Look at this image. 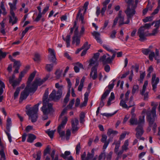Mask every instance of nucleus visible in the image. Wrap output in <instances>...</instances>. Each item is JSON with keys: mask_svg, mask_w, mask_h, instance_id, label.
Wrapping results in <instances>:
<instances>
[{"mask_svg": "<svg viewBox=\"0 0 160 160\" xmlns=\"http://www.w3.org/2000/svg\"><path fill=\"white\" fill-rule=\"evenodd\" d=\"M116 31L115 30H113L110 33V38L112 39H114L116 38Z\"/></svg>", "mask_w": 160, "mask_h": 160, "instance_id": "obj_63", "label": "nucleus"}, {"mask_svg": "<svg viewBox=\"0 0 160 160\" xmlns=\"http://www.w3.org/2000/svg\"><path fill=\"white\" fill-rule=\"evenodd\" d=\"M41 102H40L35 105L32 108H29V107L28 106H26V109L28 110L26 111L27 114L29 116L32 122H35L38 118L37 112L38 110V106Z\"/></svg>", "mask_w": 160, "mask_h": 160, "instance_id": "obj_1", "label": "nucleus"}, {"mask_svg": "<svg viewBox=\"0 0 160 160\" xmlns=\"http://www.w3.org/2000/svg\"><path fill=\"white\" fill-rule=\"evenodd\" d=\"M71 122L72 128V132L74 133L77 131L78 129L77 126L78 124L79 121L77 118H75L72 119Z\"/></svg>", "mask_w": 160, "mask_h": 160, "instance_id": "obj_14", "label": "nucleus"}, {"mask_svg": "<svg viewBox=\"0 0 160 160\" xmlns=\"http://www.w3.org/2000/svg\"><path fill=\"white\" fill-rule=\"evenodd\" d=\"M88 44V42H86L81 48H78L77 50L76 53L77 54L81 50L85 48L86 47V46H87Z\"/></svg>", "mask_w": 160, "mask_h": 160, "instance_id": "obj_59", "label": "nucleus"}, {"mask_svg": "<svg viewBox=\"0 0 160 160\" xmlns=\"http://www.w3.org/2000/svg\"><path fill=\"white\" fill-rule=\"evenodd\" d=\"M80 43V38L78 37L77 36H74L72 38V43L74 44L76 43V46H78Z\"/></svg>", "mask_w": 160, "mask_h": 160, "instance_id": "obj_29", "label": "nucleus"}, {"mask_svg": "<svg viewBox=\"0 0 160 160\" xmlns=\"http://www.w3.org/2000/svg\"><path fill=\"white\" fill-rule=\"evenodd\" d=\"M55 130L50 131V129H48L46 131V132L48 135L49 137L51 138L53 137V135Z\"/></svg>", "mask_w": 160, "mask_h": 160, "instance_id": "obj_38", "label": "nucleus"}, {"mask_svg": "<svg viewBox=\"0 0 160 160\" xmlns=\"http://www.w3.org/2000/svg\"><path fill=\"white\" fill-rule=\"evenodd\" d=\"M147 119L149 122V126L153 124L156 117L155 107L152 108L151 110H148L147 112Z\"/></svg>", "mask_w": 160, "mask_h": 160, "instance_id": "obj_5", "label": "nucleus"}, {"mask_svg": "<svg viewBox=\"0 0 160 160\" xmlns=\"http://www.w3.org/2000/svg\"><path fill=\"white\" fill-rule=\"evenodd\" d=\"M0 93H2V92H3V89L5 88V85L4 84V82H2L1 80H0Z\"/></svg>", "mask_w": 160, "mask_h": 160, "instance_id": "obj_49", "label": "nucleus"}, {"mask_svg": "<svg viewBox=\"0 0 160 160\" xmlns=\"http://www.w3.org/2000/svg\"><path fill=\"white\" fill-rule=\"evenodd\" d=\"M28 88V86L26 87L25 89L21 92L20 98V101L26 99L28 96L29 92L27 90Z\"/></svg>", "mask_w": 160, "mask_h": 160, "instance_id": "obj_18", "label": "nucleus"}, {"mask_svg": "<svg viewBox=\"0 0 160 160\" xmlns=\"http://www.w3.org/2000/svg\"><path fill=\"white\" fill-rule=\"evenodd\" d=\"M7 53L5 52H3L1 49H0V60H1L2 59L4 58Z\"/></svg>", "mask_w": 160, "mask_h": 160, "instance_id": "obj_55", "label": "nucleus"}, {"mask_svg": "<svg viewBox=\"0 0 160 160\" xmlns=\"http://www.w3.org/2000/svg\"><path fill=\"white\" fill-rule=\"evenodd\" d=\"M90 48V46H88V44L87 46H86V47L84 48V50L82 51V52L81 54V56H82L86 54V53L87 51L89 49V48Z\"/></svg>", "mask_w": 160, "mask_h": 160, "instance_id": "obj_62", "label": "nucleus"}, {"mask_svg": "<svg viewBox=\"0 0 160 160\" xmlns=\"http://www.w3.org/2000/svg\"><path fill=\"white\" fill-rule=\"evenodd\" d=\"M110 92V90H106L102 95L101 99L103 100L105 99L106 97L109 93Z\"/></svg>", "mask_w": 160, "mask_h": 160, "instance_id": "obj_43", "label": "nucleus"}, {"mask_svg": "<svg viewBox=\"0 0 160 160\" xmlns=\"http://www.w3.org/2000/svg\"><path fill=\"white\" fill-rule=\"evenodd\" d=\"M115 98L114 93L113 92L111 93L110 96L108 99V101L107 105L108 106H109L111 105V101L114 99Z\"/></svg>", "mask_w": 160, "mask_h": 160, "instance_id": "obj_37", "label": "nucleus"}, {"mask_svg": "<svg viewBox=\"0 0 160 160\" xmlns=\"http://www.w3.org/2000/svg\"><path fill=\"white\" fill-rule=\"evenodd\" d=\"M48 89L45 90L43 98V106L41 108L42 111L44 114H47L52 111V105L48 102L49 99H47L48 97Z\"/></svg>", "mask_w": 160, "mask_h": 160, "instance_id": "obj_2", "label": "nucleus"}, {"mask_svg": "<svg viewBox=\"0 0 160 160\" xmlns=\"http://www.w3.org/2000/svg\"><path fill=\"white\" fill-rule=\"evenodd\" d=\"M128 101H126L125 99L124 100L122 99L120 102L119 105H120L124 108H128V106L126 104V102Z\"/></svg>", "mask_w": 160, "mask_h": 160, "instance_id": "obj_32", "label": "nucleus"}, {"mask_svg": "<svg viewBox=\"0 0 160 160\" xmlns=\"http://www.w3.org/2000/svg\"><path fill=\"white\" fill-rule=\"evenodd\" d=\"M67 121V118L66 117H64L62 120L61 123L59 126H61V127L64 128V126L66 124Z\"/></svg>", "mask_w": 160, "mask_h": 160, "instance_id": "obj_44", "label": "nucleus"}, {"mask_svg": "<svg viewBox=\"0 0 160 160\" xmlns=\"http://www.w3.org/2000/svg\"><path fill=\"white\" fill-rule=\"evenodd\" d=\"M48 50L49 53L48 57V60L55 64H57V62L56 61V59L55 50L51 48H49Z\"/></svg>", "mask_w": 160, "mask_h": 160, "instance_id": "obj_11", "label": "nucleus"}, {"mask_svg": "<svg viewBox=\"0 0 160 160\" xmlns=\"http://www.w3.org/2000/svg\"><path fill=\"white\" fill-rule=\"evenodd\" d=\"M80 149V142H78L76 148V153L78 155L79 154Z\"/></svg>", "mask_w": 160, "mask_h": 160, "instance_id": "obj_54", "label": "nucleus"}, {"mask_svg": "<svg viewBox=\"0 0 160 160\" xmlns=\"http://www.w3.org/2000/svg\"><path fill=\"white\" fill-rule=\"evenodd\" d=\"M49 77V76H47L42 79H35L34 82L37 85V86H40L48 79Z\"/></svg>", "mask_w": 160, "mask_h": 160, "instance_id": "obj_23", "label": "nucleus"}, {"mask_svg": "<svg viewBox=\"0 0 160 160\" xmlns=\"http://www.w3.org/2000/svg\"><path fill=\"white\" fill-rule=\"evenodd\" d=\"M128 4V7L125 13L127 14V18H131L135 14V7L133 6L134 2L133 0H128L127 1Z\"/></svg>", "mask_w": 160, "mask_h": 160, "instance_id": "obj_3", "label": "nucleus"}, {"mask_svg": "<svg viewBox=\"0 0 160 160\" xmlns=\"http://www.w3.org/2000/svg\"><path fill=\"white\" fill-rule=\"evenodd\" d=\"M62 38L64 41L66 42L67 44V47L68 48L70 46V35H67L65 38L64 37L63 35H62Z\"/></svg>", "mask_w": 160, "mask_h": 160, "instance_id": "obj_31", "label": "nucleus"}, {"mask_svg": "<svg viewBox=\"0 0 160 160\" xmlns=\"http://www.w3.org/2000/svg\"><path fill=\"white\" fill-rule=\"evenodd\" d=\"M28 137L27 141V142L30 143L32 142L36 138L34 135L31 133L28 134Z\"/></svg>", "mask_w": 160, "mask_h": 160, "instance_id": "obj_30", "label": "nucleus"}, {"mask_svg": "<svg viewBox=\"0 0 160 160\" xmlns=\"http://www.w3.org/2000/svg\"><path fill=\"white\" fill-rule=\"evenodd\" d=\"M135 131L136 132V137L137 138L140 140H144V138L142 137V136L144 132L143 126L141 125H138L135 129Z\"/></svg>", "mask_w": 160, "mask_h": 160, "instance_id": "obj_10", "label": "nucleus"}, {"mask_svg": "<svg viewBox=\"0 0 160 160\" xmlns=\"http://www.w3.org/2000/svg\"><path fill=\"white\" fill-rule=\"evenodd\" d=\"M75 100L73 99L71 100L68 104V105L66 107L68 109H71L72 108V106L74 103Z\"/></svg>", "mask_w": 160, "mask_h": 160, "instance_id": "obj_39", "label": "nucleus"}, {"mask_svg": "<svg viewBox=\"0 0 160 160\" xmlns=\"http://www.w3.org/2000/svg\"><path fill=\"white\" fill-rule=\"evenodd\" d=\"M62 72V70H58L56 71L55 74L56 75V78L57 79H58L59 78L61 77Z\"/></svg>", "mask_w": 160, "mask_h": 160, "instance_id": "obj_50", "label": "nucleus"}, {"mask_svg": "<svg viewBox=\"0 0 160 160\" xmlns=\"http://www.w3.org/2000/svg\"><path fill=\"white\" fill-rule=\"evenodd\" d=\"M36 71H35L31 74V75H30V76L28 78V80L27 81V83H31V82L32 81L34 78L35 76V74L36 73Z\"/></svg>", "mask_w": 160, "mask_h": 160, "instance_id": "obj_36", "label": "nucleus"}, {"mask_svg": "<svg viewBox=\"0 0 160 160\" xmlns=\"http://www.w3.org/2000/svg\"><path fill=\"white\" fill-rule=\"evenodd\" d=\"M139 89V86L138 85H134L133 86L132 90V93L134 94L136 92L138 91Z\"/></svg>", "mask_w": 160, "mask_h": 160, "instance_id": "obj_53", "label": "nucleus"}, {"mask_svg": "<svg viewBox=\"0 0 160 160\" xmlns=\"http://www.w3.org/2000/svg\"><path fill=\"white\" fill-rule=\"evenodd\" d=\"M94 149H92L90 153L88 152L86 156V153L85 152H84L81 155V159L82 160H97L98 156L96 155L94 157Z\"/></svg>", "mask_w": 160, "mask_h": 160, "instance_id": "obj_6", "label": "nucleus"}, {"mask_svg": "<svg viewBox=\"0 0 160 160\" xmlns=\"http://www.w3.org/2000/svg\"><path fill=\"white\" fill-rule=\"evenodd\" d=\"M14 62V67L15 68H19L21 65L20 61L15 60Z\"/></svg>", "mask_w": 160, "mask_h": 160, "instance_id": "obj_60", "label": "nucleus"}, {"mask_svg": "<svg viewBox=\"0 0 160 160\" xmlns=\"http://www.w3.org/2000/svg\"><path fill=\"white\" fill-rule=\"evenodd\" d=\"M98 62L97 60L92 58L89 61V66H93L92 67H95L97 68L98 65Z\"/></svg>", "mask_w": 160, "mask_h": 160, "instance_id": "obj_26", "label": "nucleus"}, {"mask_svg": "<svg viewBox=\"0 0 160 160\" xmlns=\"http://www.w3.org/2000/svg\"><path fill=\"white\" fill-rule=\"evenodd\" d=\"M61 127V126H58V132L60 137L61 138L62 140L64 139L65 137L67 140H69L71 134L70 130L69 129L67 130L65 135V132L62 130L64 128H62Z\"/></svg>", "mask_w": 160, "mask_h": 160, "instance_id": "obj_8", "label": "nucleus"}, {"mask_svg": "<svg viewBox=\"0 0 160 160\" xmlns=\"http://www.w3.org/2000/svg\"><path fill=\"white\" fill-rule=\"evenodd\" d=\"M20 90V88H17L14 94V99H16L18 98V94L19 93Z\"/></svg>", "mask_w": 160, "mask_h": 160, "instance_id": "obj_46", "label": "nucleus"}, {"mask_svg": "<svg viewBox=\"0 0 160 160\" xmlns=\"http://www.w3.org/2000/svg\"><path fill=\"white\" fill-rule=\"evenodd\" d=\"M70 92H68L64 99V102L66 104L69 100V97L70 96Z\"/></svg>", "mask_w": 160, "mask_h": 160, "instance_id": "obj_51", "label": "nucleus"}, {"mask_svg": "<svg viewBox=\"0 0 160 160\" xmlns=\"http://www.w3.org/2000/svg\"><path fill=\"white\" fill-rule=\"evenodd\" d=\"M149 55V59L151 61H152L154 58L155 59L159 58V51L158 49H156L155 53L153 52H151Z\"/></svg>", "mask_w": 160, "mask_h": 160, "instance_id": "obj_15", "label": "nucleus"}, {"mask_svg": "<svg viewBox=\"0 0 160 160\" xmlns=\"http://www.w3.org/2000/svg\"><path fill=\"white\" fill-rule=\"evenodd\" d=\"M12 125V122L11 119L8 118L7 120V129L8 132L10 131V128Z\"/></svg>", "mask_w": 160, "mask_h": 160, "instance_id": "obj_34", "label": "nucleus"}, {"mask_svg": "<svg viewBox=\"0 0 160 160\" xmlns=\"http://www.w3.org/2000/svg\"><path fill=\"white\" fill-rule=\"evenodd\" d=\"M124 17L122 15V12L120 11L118 14V16L116 17L113 21V23L112 27H114L117 24L119 20L118 23L119 25L124 24H128L130 22V20L128 18H127V21H124Z\"/></svg>", "mask_w": 160, "mask_h": 160, "instance_id": "obj_4", "label": "nucleus"}, {"mask_svg": "<svg viewBox=\"0 0 160 160\" xmlns=\"http://www.w3.org/2000/svg\"><path fill=\"white\" fill-rule=\"evenodd\" d=\"M7 13V12L5 7L4 2H1L0 5V17L1 16L2 14L3 15H5Z\"/></svg>", "mask_w": 160, "mask_h": 160, "instance_id": "obj_22", "label": "nucleus"}, {"mask_svg": "<svg viewBox=\"0 0 160 160\" xmlns=\"http://www.w3.org/2000/svg\"><path fill=\"white\" fill-rule=\"evenodd\" d=\"M70 154V152L68 151H66L64 154H61V156L66 160H72L73 158L71 156H68Z\"/></svg>", "mask_w": 160, "mask_h": 160, "instance_id": "obj_20", "label": "nucleus"}, {"mask_svg": "<svg viewBox=\"0 0 160 160\" xmlns=\"http://www.w3.org/2000/svg\"><path fill=\"white\" fill-rule=\"evenodd\" d=\"M137 34L140 38L139 40L143 42L146 39V37L148 35V31H145L143 27H140L138 30Z\"/></svg>", "mask_w": 160, "mask_h": 160, "instance_id": "obj_9", "label": "nucleus"}, {"mask_svg": "<svg viewBox=\"0 0 160 160\" xmlns=\"http://www.w3.org/2000/svg\"><path fill=\"white\" fill-rule=\"evenodd\" d=\"M159 79L158 78H156L155 74H153L152 78L151 84L152 87V90L154 91H156L157 85L159 83Z\"/></svg>", "mask_w": 160, "mask_h": 160, "instance_id": "obj_12", "label": "nucleus"}, {"mask_svg": "<svg viewBox=\"0 0 160 160\" xmlns=\"http://www.w3.org/2000/svg\"><path fill=\"white\" fill-rule=\"evenodd\" d=\"M9 17V23H11L12 25H13L17 23V18L15 16V13H14L13 15L10 14V15Z\"/></svg>", "mask_w": 160, "mask_h": 160, "instance_id": "obj_27", "label": "nucleus"}, {"mask_svg": "<svg viewBox=\"0 0 160 160\" xmlns=\"http://www.w3.org/2000/svg\"><path fill=\"white\" fill-rule=\"evenodd\" d=\"M129 142L128 139L125 141L124 144L122 146V149L124 151H126L128 149Z\"/></svg>", "mask_w": 160, "mask_h": 160, "instance_id": "obj_35", "label": "nucleus"}, {"mask_svg": "<svg viewBox=\"0 0 160 160\" xmlns=\"http://www.w3.org/2000/svg\"><path fill=\"white\" fill-rule=\"evenodd\" d=\"M83 10V9H79L78 13L77 14L76 17L77 19H79V20L81 21L82 23V24H84L85 23V21L84 20V16L82 15L81 12Z\"/></svg>", "mask_w": 160, "mask_h": 160, "instance_id": "obj_21", "label": "nucleus"}, {"mask_svg": "<svg viewBox=\"0 0 160 160\" xmlns=\"http://www.w3.org/2000/svg\"><path fill=\"white\" fill-rule=\"evenodd\" d=\"M92 35L94 37L98 42L99 43H102V41L100 38V33L94 31L92 33Z\"/></svg>", "mask_w": 160, "mask_h": 160, "instance_id": "obj_24", "label": "nucleus"}, {"mask_svg": "<svg viewBox=\"0 0 160 160\" xmlns=\"http://www.w3.org/2000/svg\"><path fill=\"white\" fill-rule=\"evenodd\" d=\"M0 155L1 156L0 160H6L5 154L3 149L0 151Z\"/></svg>", "mask_w": 160, "mask_h": 160, "instance_id": "obj_48", "label": "nucleus"}, {"mask_svg": "<svg viewBox=\"0 0 160 160\" xmlns=\"http://www.w3.org/2000/svg\"><path fill=\"white\" fill-rule=\"evenodd\" d=\"M154 23V22H153L152 23H146L145 24L144 26H142L141 27H143V28H144V30H145V29H148L152 25H153Z\"/></svg>", "mask_w": 160, "mask_h": 160, "instance_id": "obj_56", "label": "nucleus"}, {"mask_svg": "<svg viewBox=\"0 0 160 160\" xmlns=\"http://www.w3.org/2000/svg\"><path fill=\"white\" fill-rule=\"evenodd\" d=\"M21 81L19 79L18 80H15L13 81L12 83V85L14 88H15L18 85Z\"/></svg>", "mask_w": 160, "mask_h": 160, "instance_id": "obj_58", "label": "nucleus"}, {"mask_svg": "<svg viewBox=\"0 0 160 160\" xmlns=\"http://www.w3.org/2000/svg\"><path fill=\"white\" fill-rule=\"evenodd\" d=\"M118 132L117 131L113 130L111 128H109L107 134L108 136H110L112 134L114 136L117 134Z\"/></svg>", "mask_w": 160, "mask_h": 160, "instance_id": "obj_33", "label": "nucleus"}, {"mask_svg": "<svg viewBox=\"0 0 160 160\" xmlns=\"http://www.w3.org/2000/svg\"><path fill=\"white\" fill-rule=\"evenodd\" d=\"M130 124L132 125H138V119L136 116H132L129 120Z\"/></svg>", "mask_w": 160, "mask_h": 160, "instance_id": "obj_25", "label": "nucleus"}, {"mask_svg": "<svg viewBox=\"0 0 160 160\" xmlns=\"http://www.w3.org/2000/svg\"><path fill=\"white\" fill-rule=\"evenodd\" d=\"M153 18V17L151 14V16L149 17H147L144 19H143V21L144 22H146L152 21Z\"/></svg>", "mask_w": 160, "mask_h": 160, "instance_id": "obj_42", "label": "nucleus"}, {"mask_svg": "<svg viewBox=\"0 0 160 160\" xmlns=\"http://www.w3.org/2000/svg\"><path fill=\"white\" fill-rule=\"evenodd\" d=\"M66 80L68 84V92H70V89L72 86V84L71 82L70 79L68 78H66Z\"/></svg>", "mask_w": 160, "mask_h": 160, "instance_id": "obj_47", "label": "nucleus"}, {"mask_svg": "<svg viewBox=\"0 0 160 160\" xmlns=\"http://www.w3.org/2000/svg\"><path fill=\"white\" fill-rule=\"evenodd\" d=\"M102 46L103 48L109 52H113V50L111 49L110 47L108 45L104 44L102 45Z\"/></svg>", "mask_w": 160, "mask_h": 160, "instance_id": "obj_61", "label": "nucleus"}, {"mask_svg": "<svg viewBox=\"0 0 160 160\" xmlns=\"http://www.w3.org/2000/svg\"><path fill=\"white\" fill-rule=\"evenodd\" d=\"M62 93V91L61 90L56 91L55 90H53L49 95V100L58 101L61 97Z\"/></svg>", "mask_w": 160, "mask_h": 160, "instance_id": "obj_7", "label": "nucleus"}, {"mask_svg": "<svg viewBox=\"0 0 160 160\" xmlns=\"http://www.w3.org/2000/svg\"><path fill=\"white\" fill-rule=\"evenodd\" d=\"M77 22L75 21L74 22V25L73 26V28H75L74 31L75 36H77L78 34V27L76 26Z\"/></svg>", "mask_w": 160, "mask_h": 160, "instance_id": "obj_52", "label": "nucleus"}, {"mask_svg": "<svg viewBox=\"0 0 160 160\" xmlns=\"http://www.w3.org/2000/svg\"><path fill=\"white\" fill-rule=\"evenodd\" d=\"M53 68V66L52 64H47L46 66V69L48 72L51 71Z\"/></svg>", "mask_w": 160, "mask_h": 160, "instance_id": "obj_45", "label": "nucleus"}, {"mask_svg": "<svg viewBox=\"0 0 160 160\" xmlns=\"http://www.w3.org/2000/svg\"><path fill=\"white\" fill-rule=\"evenodd\" d=\"M27 85L26 87H28L27 90L30 92H34L37 88V85L35 83L33 82L32 84H31L30 83H27Z\"/></svg>", "mask_w": 160, "mask_h": 160, "instance_id": "obj_17", "label": "nucleus"}, {"mask_svg": "<svg viewBox=\"0 0 160 160\" xmlns=\"http://www.w3.org/2000/svg\"><path fill=\"white\" fill-rule=\"evenodd\" d=\"M160 9V6L158 5L157 8L154 10V12L151 14L152 16L153 17V16L155 14H157Z\"/></svg>", "mask_w": 160, "mask_h": 160, "instance_id": "obj_64", "label": "nucleus"}, {"mask_svg": "<svg viewBox=\"0 0 160 160\" xmlns=\"http://www.w3.org/2000/svg\"><path fill=\"white\" fill-rule=\"evenodd\" d=\"M100 60L101 61L103 64L110 63L112 61V59L110 56L108 54H104L100 58Z\"/></svg>", "mask_w": 160, "mask_h": 160, "instance_id": "obj_13", "label": "nucleus"}, {"mask_svg": "<svg viewBox=\"0 0 160 160\" xmlns=\"http://www.w3.org/2000/svg\"><path fill=\"white\" fill-rule=\"evenodd\" d=\"M90 78L93 80L96 79L97 78V68L95 67H92L90 74Z\"/></svg>", "mask_w": 160, "mask_h": 160, "instance_id": "obj_19", "label": "nucleus"}, {"mask_svg": "<svg viewBox=\"0 0 160 160\" xmlns=\"http://www.w3.org/2000/svg\"><path fill=\"white\" fill-rule=\"evenodd\" d=\"M106 156L105 151L104 150L103 152H101L99 155L98 160H101L103 158L104 159H105Z\"/></svg>", "mask_w": 160, "mask_h": 160, "instance_id": "obj_40", "label": "nucleus"}, {"mask_svg": "<svg viewBox=\"0 0 160 160\" xmlns=\"http://www.w3.org/2000/svg\"><path fill=\"white\" fill-rule=\"evenodd\" d=\"M17 3V0H14L13 1V3L9 2L8 5L10 7V13L11 15H13L15 13L14 11H15L16 9V5Z\"/></svg>", "mask_w": 160, "mask_h": 160, "instance_id": "obj_16", "label": "nucleus"}, {"mask_svg": "<svg viewBox=\"0 0 160 160\" xmlns=\"http://www.w3.org/2000/svg\"><path fill=\"white\" fill-rule=\"evenodd\" d=\"M80 122L81 123H82L84 121V118H85V114L83 112H82L80 115Z\"/></svg>", "mask_w": 160, "mask_h": 160, "instance_id": "obj_57", "label": "nucleus"}, {"mask_svg": "<svg viewBox=\"0 0 160 160\" xmlns=\"http://www.w3.org/2000/svg\"><path fill=\"white\" fill-rule=\"evenodd\" d=\"M32 27V26H31L28 27H27L25 28V30L23 31L22 32V37L21 38V39H22L23 37H24L26 33H27V32L29 30L31 29Z\"/></svg>", "mask_w": 160, "mask_h": 160, "instance_id": "obj_41", "label": "nucleus"}, {"mask_svg": "<svg viewBox=\"0 0 160 160\" xmlns=\"http://www.w3.org/2000/svg\"><path fill=\"white\" fill-rule=\"evenodd\" d=\"M138 122V125H141L143 126L145 122V116L141 115L139 117Z\"/></svg>", "mask_w": 160, "mask_h": 160, "instance_id": "obj_28", "label": "nucleus"}]
</instances>
